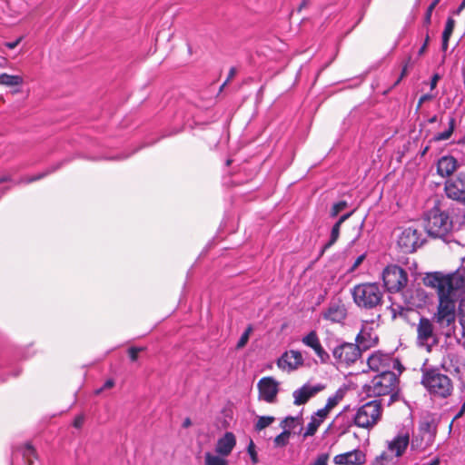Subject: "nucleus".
I'll list each match as a JSON object with an SVG mask.
<instances>
[{
  "label": "nucleus",
  "instance_id": "f257e3e1",
  "mask_svg": "<svg viewBox=\"0 0 465 465\" xmlns=\"http://www.w3.org/2000/svg\"><path fill=\"white\" fill-rule=\"evenodd\" d=\"M428 287L436 289L439 304L432 317L421 316L416 325V344L431 351L440 343L441 336L452 338L456 331V303L465 289V271L457 270L452 273L440 272L428 273L424 278Z\"/></svg>",
  "mask_w": 465,
  "mask_h": 465
},
{
  "label": "nucleus",
  "instance_id": "f03ea898",
  "mask_svg": "<svg viewBox=\"0 0 465 465\" xmlns=\"http://www.w3.org/2000/svg\"><path fill=\"white\" fill-rule=\"evenodd\" d=\"M424 227L429 235L434 238L445 237L452 229V221L448 212L440 204H435L424 215Z\"/></svg>",
  "mask_w": 465,
  "mask_h": 465
},
{
  "label": "nucleus",
  "instance_id": "7ed1b4c3",
  "mask_svg": "<svg viewBox=\"0 0 465 465\" xmlns=\"http://www.w3.org/2000/svg\"><path fill=\"white\" fill-rule=\"evenodd\" d=\"M421 383L435 397L447 398L453 391L450 378L441 373L438 369L424 371Z\"/></svg>",
  "mask_w": 465,
  "mask_h": 465
},
{
  "label": "nucleus",
  "instance_id": "20e7f679",
  "mask_svg": "<svg viewBox=\"0 0 465 465\" xmlns=\"http://www.w3.org/2000/svg\"><path fill=\"white\" fill-rule=\"evenodd\" d=\"M354 302L364 309H373L381 304L383 291L376 282L358 284L351 291Z\"/></svg>",
  "mask_w": 465,
  "mask_h": 465
},
{
  "label": "nucleus",
  "instance_id": "39448f33",
  "mask_svg": "<svg viewBox=\"0 0 465 465\" xmlns=\"http://www.w3.org/2000/svg\"><path fill=\"white\" fill-rule=\"evenodd\" d=\"M357 344L342 342L332 350V355L338 363L349 366L354 363L361 356V347L367 349L371 343L365 341V333L361 331L356 337Z\"/></svg>",
  "mask_w": 465,
  "mask_h": 465
},
{
  "label": "nucleus",
  "instance_id": "423d86ee",
  "mask_svg": "<svg viewBox=\"0 0 465 465\" xmlns=\"http://www.w3.org/2000/svg\"><path fill=\"white\" fill-rule=\"evenodd\" d=\"M382 407L379 401L373 400L360 406L352 415V423L363 429L374 427L381 418Z\"/></svg>",
  "mask_w": 465,
  "mask_h": 465
},
{
  "label": "nucleus",
  "instance_id": "0eeeda50",
  "mask_svg": "<svg viewBox=\"0 0 465 465\" xmlns=\"http://www.w3.org/2000/svg\"><path fill=\"white\" fill-rule=\"evenodd\" d=\"M437 433V427L433 421L422 420L420 422L418 430L412 435L411 442V451L412 453H420L432 446Z\"/></svg>",
  "mask_w": 465,
  "mask_h": 465
},
{
  "label": "nucleus",
  "instance_id": "6e6552de",
  "mask_svg": "<svg viewBox=\"0 0 465 465\" xmlns=\"http://www.w3.org/2000/svg\"><path fill=\"white\" fill-rule=\"evenodd\" d=\"M398 379L394 372L379 373L370 383L364 385V392L369 397L388 395L396 389Z\"/></svg>",
  "mask_w": 465,
  "mask_h": 465
},
{
  "label": "nucleus",
  "instance_id": "1a4fd4ad",
  "mask_svg": "<svg viewBox=\"0 0 465 465\" xmlns=\"http://www.w3.org/2000/svg\"><path fill=\"white\" fill-rule=\"evenodd\" d=\"M384 287L389 292H401L408 282L407 272L400 266L388 265L382 272Z\"/></svg>",
  "mask_w": 465,
  "mask_h": 465
},
{
  "label": "nucleus",
  "instance_id": "9d476101",
  "mask_svg": "<svg viewBox=\"0 0 465 465\" xmlns=\"http://www.w3.org/2000/svg\"><path fill=\"white\" fill-rule=\"evenodd\" d=\"M424 242L422 233L413 227L403 229L398 237V245L403 252H413Z\"/></svg>",
  "mask_w": 465,
  "mask_h": 465
},
{
  "label": "nucleus",
  "instance_id": "9b49d317",
  "mask_svg": "<svg viewBox=\"0 0 465 465\" xmlns=\"http://www.w3.org/2000/svg\"><path fill=\"white\" fill-rule=\"evenodd\" d=\"M399 364V361L390 354L381 351H376L368 358V366L378 373L393 372L391 369H394Z\"/></svg>",
  "mask_w": 465,
  "mask_h": 465
},
{
  "label": "nucleus",
  "instance_id": "f8f14e48",
  "mask_svg": "<svg viewBox=\"0 0 465 465\" xmlns=\"http://www.w3.org/2000/svg\"><path fill=\"white\" fill-rule=\"evenodd\" d=\"M411 446L409 430H401L391 440H387V453L393 458H401Z\"/></svg>",
  "mask_w": 465,
  "mask_h": 465
},
{
  "label": "nucleus",
  "instance_id": "ddd939ff",
  "mask_svg": "<svg viewBox=\"0 0 465 465\" xmlns=\"http://www.w3.org/2000/svg\"><path fill=\"white\" fill-rule=\"evenodd\" d=\"M444 190L450 199L465 202V173H459L448 179Z\"/></svg>",
  "mask_w": 465,
  "mask_h": 465
},
{
  "label": "nucleus",
  "instance_id": "4468645a",
  "mask_svg": "<svg viewBox=\"0 0 465 465\" xmlns=\"http://www.w3.org/2000/svg\"><path fill=\"white\" fill-rule=\"evenodd\" d=\"M347 317V308L341 300L331 301L322 312V318L332 323H341Z\"/></svg>",
  "mask_w": 465,
  "mask_h": 465
},
{
  "label": "nucleus",
  "instance_id": "2eb2a0df",
  "mask_svg": "<svg viewBox=\"0 0 465 465\" xmlns=\"http://www.w3.org/2000/svg\"><path fill=\"white\" fill-rule=\"evenodd\" d=\"M303 364V357L301 351L290 350L282 353L278 359V367L284 371H292Z\"/></svg>",
  "mask_w": 465,
  "mask_h": 465
},
{
  "label": "nucleus",
  "instance_id": "dca6fc26",
  "mask_svg": "<svg viewBox=\"0 0 465 465\" xmlns=\"http://www.w3.org/2000/svg\"><path fill=\"white\" fill-rule=\"evenodd\" d=\"M259 398L272 403L278 393L279 383L272 377H264L258 382Z\"/></svg>",
  "mask_w": 465,
  "mask_h": 465
},
{
  "label": "nucleus",
  "instance_id": "f3484780",
  "mask_svg": "<svg viewBox=\"0 0 465 465\" xmlns=\"http://www.w3.org/2000/svg\"><path fill=\"white\" fill-rule=\"evenodd\" d=\"M302 342L306 347L311 348L317 357L320 359L322 363H326L330 360L329 353L322 346L320 338L316 331H311L309 333L302 338Z\"/></svg>",
  "mask_w": 465,
  "mask_h": 465
},
{
  "label": "nucleus",
  "instance_id": "a211bd4d",
  "mask_svg": "<svg viewBox=\"0 0 465 465\" xmlns=\"http://www.w3.org/2000/svg\"><path fill=\"white\" fill-rule=\"evenodd\" d=\"M322 389L323 386L321 384H304L301 388L295 390L292 393L294 405L300 406L305 404L311 398L315 396Z\"/></svg>",
  "mask_w": 465,
  "mask_h": 465
},
{
  "label": "nucleus",
  "instance_id": "6ab92c4d",
  "mask_svg": "<svg viewBox=\"0 0 465 465\" xmlns=\"http://www.w3.org/2000/svg\"><path fill=\"white\" fill-rule=\"evenodd\" d=\"M366 456L360 450H353L345 453L338 454L333 458L336 465H361L365 462Z\"/></svg>",
  "mask_w": 465,
  "mask_h": 465
},
{
  "label": "nucleus",
  "instance_id": "aec40b11",
  "mask_svg": "<svg viewBox=\"0 0 465 465\" xmlns=\"http://www.w3.org/2000/svg\"><path fill=\"white\" fill-rule=\"evenodd\" d=\"M236 445V438L232 432L227 431L218 439L215 445V452L221 456L227 457L231 454Z\"/></svg>",
  "mask_w": 465,
  "mask_h": 465
},
{
  "label": "nucleus",
  "instance_id": "412c9836",
  "mask_svg": "<svg viewBox=\"0 0 465 465\" xmlns=\"http://www.w3.org/2000/svg\"><path fill=\"white\" fill-rule=\"evenodd\" d=\"M458 167L457 160L450 155L440 157L437 163V173L441 177H447L453 173Z\"/></svg>",
  "mask_w": 465,
  "mask_h": 465
},
{
  "label": "nucleus",
  "instance_id": "4be33fe9",
  "mask_svg": "<svg viewBox=\"0 0 465 465\" xmlns=\"http://www.w3.org/2000/svg\"><path fill=\"white\" fill-rule=\"evenodd\" d=\"M281 427L283 429V431L289 432V435H291L292 431L295 432L294 430L297 427H299V431H298L299 434H301L303 430L302 420L300 416L286 417L283 420H282Z\"/></svg>",
  "mask_w": 465,
  "mask_h": 465
},
{
  "label": "nucleus",
  "instance_id": "5701e85b",
  "mask_svg": "<svg viewBox=\"0 0 465 465\" xmlns=\"http://www.w3.org/2000/svg\"><path fill=\"white\" fill-rule=\"evenodd\" d=\"M455 128H456V118L454 116H450L449 120H448V128L442 132L436 134L433 136V140L435 142H441V141L449 140L451 137Z\"/></svg>",
  "mask_w": 465,
  "mask_h": 465
},
{
  "label": "nucleus",
  "instance_id": "b1692460",
  "mask_svg": "<svg viewBox=\"0 0 465 465\" xmlns=\"http://www.w3.org/2000/svg\"><path fill=\"white\" fill-rule=\"evenodd\" d=\"M24 84V79L21 75H12L5 73L0 74V85L9 87L20 86Z\"/></svg>",
  "mask_w": 465,
  "mask_h": 465
},
{
  "label": "nucleus",
  "instance_id": "393cba45",
  "mask_svg": "<svg viewBox=\"0 0 465 465\" xmlns=\"http://www.w3.org/2000/svg\"><path fill=\"white\" fill-rule=\"evenodd\" d=\"M455 26V20L452 17H449L446 21L445 28L442 33V49L448 48L449 40L453 33Z\"/></svg>",
  "mask_w": 465,
  "mask_h": 465
},
{
  "label": "nucleus",
  "instance_id": "a878e982",
  "mask_svg": "<svg viewBox=\"0 0 465 465\" xmlns=\"http://www.w3.org/2000/svg\"><path fill=\"white\" fill-rule=\"evenodd\" d=\"M204 465H228V460L219 454L214 455L212 452H206L204 454Z\"/></svg>",
  "mask_w": 465,
  "mask_h": 465
},
{
  "label": "nucleus",
  "instance_id": "bb28decb",
  "mask_svg": "<svg viewBox=\"0 0 465 465\" xmlns=\"http://www.w3.org/2000/svg\"><path fill=\"white\" fill-rule=\"evenodd\" d=\"M60 165H61V163H59L57 165H54V166H52V167L48 168L46 171H45L43 173H38L36 175H33V176H28V177L23 178V179H21L19 181V183H33V182L38 181V180L45 177L49 173H52L54 171H56L60 167Z\"/></svg>",
  "mask_w": 465,
  "mask_h": 465
},
{
  "label": "nucleus",
  "instance_id": "cd10ccee",
  "mask_svg": "<svg viewBox=\"0 0 465 465\" xmlns=\"http://www.w3.org/2000/svg\"><path fill=\"white\" fill-rule=\"evenodd\" d=\"M23 458L25 460L28 465H34L36 460L35 450L30 444H25L22 449Z\"/></svg>",
  "mask_w": 465,
  "mask_h": 465
},
{
  "label": "nucleus",
  "instance_id": "c85d7f7f",
  "mask_svg": "<svg viewBox=\"0 0 465 465\" xmlns=\"http://www.w3.org/2000/svg\"><path fill=\"white\" fill-rule=\"evenodd\" d=\"M321 425L322 423L318 420H316L313 416H311V420L307 424L306 429L302 433L303 438L313 436Z\"/></svg>",
  "mask_w": 465,
  "mask_h": 465
},
{
  "label": "nucleus",
  "instance_id": "c756f323",
  "mask_svg": "<svg viewBox=\"0 0 465 465\" xmlns=\"http://www.w3.org/2000/svg\"><path fill=\"white\" fill-rule=\"evenodd\" d=\"M274 420L275 418L272 416H259L254 425V429L257 431H261L262 430L269 427Z\"/></svg>",
  "mask_w": 465,
  "mask_h": 465
},
{
  "label": "nucleus",
  "instance_id": "7c9ffc66",
  "mask_svg": "<svg viewBox=\"0 0 465 465\" xmlns=\"http://www.w3.org/2000/svg\"><path fill=\"white\" fill-rule=\"evenodd\" d=\"M340 230H341V226L337 223H334V225L332 226L331 231L330 240L328 241V242H326L324 244L323 250L330 248L331 245H333L337 242V240L340 236Z\"/></svg>",
  "mask_w": 465,
  "mask_h": 465
},
{
  "label": "nucleus",
  "instance_id": "2f4dec72",
  "mask_svg": "<svg viewBox=\"0 0 465 465\" xmlns=\"http://www.w3.org/2000/svg\"><path fill=\"white\" fill-rule=\"evenodd\" d=\"M440 0H433L430 5L428 6L425 15H424V21L423 24L426 27H428L431 23V15L432 12L437 6V5L440 3Z\"/></svg>",
  "mask_w": 465,
  "mask_h": 465
},
{
  "label": "nucleus",
  "instance_id": "473e14b6",
  "mask_svg": "<svg viewBox=\"0 0 465 465\" xmlns=\"http://www.w3.org/2000/svg\"><path fill=\"white\" fill-rule=\"evenodd\" d=\"M289 432L283 431L274 438L273 443L275 447H284L288 444L290 439Z\"/></svg>",
  "mask_w": 465,
  "mask_h": 465
},
{
  "label": "nucleus",
  "instance_id": "72a5a7b5",
  "mask_svg": "<svg viewBox=\"0 0 465 465\" xmlns=\"http://www.w3.org/2000/svg\"><path fill=\"white\" fill-rule=\"evenodd\" d=\"M393 457H390L387 452H383L373 465H395Z\"/></svg>",
  "mask_w": 465,
  "mask_h": 465
},
{
  "label": "nucleus",
  "instance_id": "f704fd0d",
  "mask_svg": "<svg viewBox=\"0 0 465 465\" xmlns=\"http://www.w3.org/2000/svg\"><path fill=\"white\" fill-rule=\"evenodd\" d=\"M252 331V326H249L244 331V332L242 334V336L240 337V339H239V341L237 342V345H236L237 349H242V348H243L246 345V343L249 341L250 334H251Z\"/></svg>",
  "mask_w": 465,
  "mask_h": 465
},
{
  "label": "nucleus",
  "instance_id": "c9c22d12",
  "mask_svg": "<svg viewBox=\"0 0 465 465\" xmlns=\"http://www.w3.org/2000/svg\"><path fill=\"white\" fill-rule=\"evenodd\" d=\"M348 203L346 201H340L336 203H334L331 209V216L335 217L337 216L342 210H344L347 207Z\"/></svg>",
  "mask_w": 465,
  "mask_h": 465
},
{
  "label": "nucleus",
  "instance_id": "e433bc0d",
  "mask_svg": "<svg viewBox=\"0 0 465 465\" xmlns=\"http://www.w3.org/2000/svg\"><path fill=\"white\" fill-rule=\"evenodd\" d=\"M342 398V395L341 394H339L338 392L330 397L328 400H327V402H326V405H325V408L329 411H331L332 408H334L338 403L339 401L341 400Z\"/></svg>",
  "mask_w": 465,
  "mask_h": 465
},
{
  "label": "nucleus",
  "instance_id": "4c0bfd02",
  "mask_svg": "<svg viewBox=\"0 0 465 465\" xmlns=\"http://www.w3.org/2000/svg\"><path fill=\"white\" fill-rule=\"evenodd\" d=\"M329 410H327L325 407L322 409L318 410L315 413H313L312 416H313L316 420H318L321 423L324 421L326 419Z\"/></svg>",
  "mask_w": 465,
  "mask_h": 465
},
{
  "label": "nucleus",
  "instance_id": "58836bf2",
  "mask_svg": "<svg viewBox=\"0 0 465 465\" xmlns=\"http://www.w3.org/2000/svg\"><path fill=\"white\" fill-rule=\"evenodd\" d=\"M391 312L392 314V318H396L397 316H401L404 312V308L398 304H392L391 306Z\"/></svg>",
  "mask_w": 465,
  "mask_h": 465
},
{
  "label": "nucleus",
  "instance_id": "ea45409f",
  "mask_svg": "<svg viewBox=\"0 0 465 465\" xmlns=\"http://www.w3.org/2000/svg\"><path fill=\"white\" fill-rule=\"evenodd\" d=\"M143 348L142 347H131L129 349V357L131 361H135L138 358V353L142 351Z\"/></svg>",
  "mask_w": 465,
  "mask_h": 465
},
{
  "label": "nucleus",
  "instance_id": "a19ab883",
  "mask_svg": "<svg viewBox=\"0 0 465 465\" xmlns=\"http://www.w3.org/2000/svg\"><path fill=\"white\" fill-rule=\"evenodd\" d=\"M114 385V381L112 379H108L103 385V387L95 390L94 393L96 395L100 394L103 391L111 389Z\"/></svg>",
  "mask_w": 465,
  "mask_h": 465
},
{
  "label": "nucleus",
  "instance_id": "79ce46f5",
  "mask_svg": "<svg viewBox=\"0 0 465 465\" xmlns=\"http://www.w3.org/2000/svg\"><path fill=\"white\" fill-rule=\"evenodd\" d=\"M328 458L327 454H321L317 457L315 461L310 465H327Z\"/></svg>",
  "mask_w": 465,
  "mask_h": 465
},
{
  "label": "nucleus",
  "instance_id": "37998d69",
  "mask_svg": "<svg viewBox=\"0 0 465 465\" xmlns=\"http://www.w3.org/2000/svg\"><path fill=\"white\" fill-rule=\"evenodd\" d=\"M248 452H249V454L251 456L252 461L253 463H257L258 462L257 454H256V452H255V450L253 449L252 441H251V443H250V445L248 447Z\"/></svg>",
  "mask_w": 465,
  "mask_h": 465
},
{
  "label": "nucleus",
  "instance_id": "c03bdc74",
  "mask_svg": "<svg viewBox=\"0 0 465 465\" xmlns=\"http://www.w3.org/2000/svg\"><path fill=\"white\" fill-rule=\"evenodd\" d=\"M84 421V417L83 415H78L74 418L73 425L76 429H80L83 426Z\"/></svg>",
  "mask_w": 465,
  "mask_h": 465
},
{
  "label": "nucleus",
  "instance_id": "a18cd8bd",
  "mask_svg": "<svg viewBox=\"0 0 465 465\" xmlns=\"http://www.w3.org/2000/svg\"><path fill=\"white\" fill-rule=\"evenodd\" d=\"M353 213V211L350 212V213H347L345 214H342L339 219L338 221L335 223L337 224H339L340 226H341V224L346 221L348 220L351 214Z\"/></svg>",
  "mask_w": 465,
  "mask_h": 465
},
{
  "label": "nucleus",
  "instance_id": "49530a36",
  "mask_svg": "<svg viewBox=\"0 0 465 465\" xmlns=\"http://www.w3.org/2000/svg\"><path fill=\"white\" fill-rule=\"evenodd\" d=\"M429 40H430V37H429V35L427 34L423 45L419 49V52H418L419 55H422L425 53V51L427 49V45H428Z\"/></svg>",
  "mask_w": 465,
  "mask_h": 465
},
{
  "label": "nucleus",
  "instance_id": "de8ad7c7",
  "mask_svg": "<svg viewBox=\"0 0 465 465\" xmlns=\"http://www.w3.org/2000/svg\"><path fill=\"white\" fill-rule=\"evenodd\" d=\"M22 38L19 37L17 38L16 40L13 41V42H6L5 44V45L8 48V49H15L18 45L19 43L21 42Z\"/></svg>",
  "mask_w": 465,
  "mask_h": 465
},
{
  "label": "nucleus",
  "instance_id": "09e8293b",
  "mask_svg": "<svg viewBox=\"0 0 465 465\" xmlns=\"http://www.w3.org/2000/svg\"><path fill=\"white\" fill-rule=\"evenodd\" d=\"M235 74H236V69H235L234 67H232V68L230 69V72H229L228 77H227L226 81L222 84L221 89H223V87L228 84V82H229L232 77H234Z\"/></svg>",
  "mask_w": 465,
  "mask_h": 465
},
{
  "label": "nucleus",
  "instance_id": "8fccbe9b",
  "mask_svg": "<svg viewBox=\"0 0 465 465\" xmlns=\"http://www.w3.org/2000/svg\"><path fill=\"white\" fill-rule=\"evenodd\" d=\"M365 259V254L358 256L352 264L351 271H354Z\"/></svg>",
  "mask_w": 465,
  "mask_h": 465
},
{
  "label": "nucleus",
  "instance_id": "3c124183",
  "mask_svg": "<svg viewBox=\"0 0 465 465\" xmlns=\"http://www.w3.org/2000/svg\"><path fill=\"white\" fill-rule=\"evenodd\" d=\"M439 79H440V75L438 74H434L432 75L431 80H430V84L431 90H433L436 87Z\"/></svg>",
  "mask_w": 465,
  "mask_h": 465
},
{
  "label": "nucleus",
  "instance_id": "603ef678",
  "mask_svg": "<svg viewBox=\"0 0 465 465\" xmlns=\"http://www.w3.org/2000/svg\"><path fill=\"white\" fill-rule=\"evenodd\" d=\"M407 70H408V63H406L403 65L401 75L398 78V80L396 81L395 84H398L402 80V78L407 74Z\"/></svg>",
  "mask_w": 465,
  "mask_h": 465
},
{
  "label": "nucleus",
  "instance_id": "864d4df0",
  "mask_svg": "<svg viewBox=\"0 0 465 465\" xmlns=\"http://www.w3.org/2000/svg\"><path fill=\"white\" fill-rule=\"evenodd\" d=\"M433 98V95L426 94L420 97L419 99V106L421 105L424 102L428 100H431Z\"/></svg>",
  "mask_w": 465,
  "mask_h": 465
},
{
  "label": "nucleus",
  "instance_id": "5fc2aeb1",
  "mask_svg": "<svg viewBox=\"0 0 465 465\" xmlns=\"http://www.w3.org/2000/svg\"><path fill=\"white\" fill-rule=\"evenodd\" d=\"M464 8H465V5H463V2H461V4L458 6V8L453 11V15H459Z\"/></svg>",
  "mask_w": 465,
  "mask_h": 465
},
{
  "label": "nucleus",
  "instance_id": "6e6d98bb",
  "mask_svg": "<svg viewBox=\"0 0 465 465\" xmlns=\"http://www.w3.org/2000/svg\"><path fill=\"white\" fill-rule=\"evenodd\" d=\"M460 322L462 326V328L465 330V312H463L460 318Z\"/></svg>",
  "mask_w": 465,
  "mask_h": 465
},
{
  "label": "nucleus",
  "instance_id": "4d7b16f0",
  "mask_svg": "<svg viewBox=\"0 0 465 465\" xmlns=\"http://www.w3.org/2000/svg\"><path fill=\"white\" fill-rule=\"evenodd\" d=\"M455 143L459 145H464L465 146V134L460 138L458 141L454 142Z\"/></svg>",
  "mask_w": 465,
  "mask_h": 465
},
{
  "label": "nucleus",
  "instance_id": "13d9d810",
  "mask_svg": "<svg viewBox=\"0 0 465 465\" xmlns=\"http://www.w3.org/2000/svg\"><path fill=\"white\" fill-rule=\"evenodd\" d=\"M191 424H192L191 420L189 418H186L183 422V427L188 428L189 426H191Z\"/></svg>",
  "mask_w": 465,
  "mask_h": 465
},
{
  "label": "nucleus",
  "instance_id": "bf43d9fd",
  "mask_svg": "<svg viewBox=\"0 0 465 465\" xmlns=\"http://www.w3.org/2000/svg\"><path fill=\"white\" fill-rule=\"evenodd\" d=\"M438 121V116L437 115H433L431 116L430 118L428 119V123L429 124H434Z\"/></svg>",
  "mask_w": 465,
  "mask_h": 465
},
{
  "label": "nucleus",
  "instance_id": "052dcab7",
  "mask_svg": "<svg viewBox=\"0 0 465 465\" xmlns=\"http://www.w3.org/2000/svg\"><path fill=\"white\" fill-rule=\"evenodd\" d=\"M11 181V178L9 176H3L0 178V183L9 182Z\"/></svg>",
  "mask_w": 465,
  "mask_h": 465
},
{
  "label": "nucleus",
  "instance_id": "680f3d73",
  "mask_svg": "<svg viewBox=\"0 0 465 465\" xmlns=\"http://www.w3.org/2000/svg\"><path fill=\"white\" fill-rule=\"evenodd\" d=\"M308 5V1L307 0H303L300 5V9L305 7L306 5Z\"/></svg>",
  "mask_w": 465,
  "mask_h": 465
},
{
  "label": "nucleus",
  "instance_id": "e2e57ef3",
  "mask_svg": "<svg viewBox=\"0 0 465 465\" xmlns=\"http://www.w3.org/2000/svg\"><path fill=\"white\" fill-rule=\"evenodd\" d=\"M438 464H439V460L435 459L434 460L430 461L428 465H438Z\"/></svg>",
  "mask_w": 465,
  "mask_h": 465
},
{
  "label": "nucleus",
  "instance_id": "0e129e2a",
  "mask_svg": "<svg viewBox=\"0 0 465 465\" xmlns=\"http://www.w3.org/2000/svg\"><path fill=\"white\" fill-rule=\"evenodd\" d=\"M463 413H464V412H461V409H460V411L458 412V414L456 415V417H455V418L457 419V418L461 417Z\"/></svg>",
  "mask_w": 465,
  "mask_h": 465
},
{
  "label": "nucleus",
  "instance_id": "69168bd1",
  "mask_svg": "<svg viewBox=\"0 0 465 465\" xmlns=\"http://www.w3.org/2000/svg\"><path fill=\"white\" fill-rule=\"evenodd\" d=\"M460 409H461V412H465V401L462 403Z\"/></svg>",
  "mask_w": 465,
  "mask_h": 465
},
{
  "label": "nucleus",
  "instance_id": "338daca9",
  "mask_svg": "<svg viewBox=\"0 0 465 465\" xmlns=\"http://www.w3.org/2000/svg\"><path fill=\"white\" fill-rule=\"evenodd\" d=\"M231 162H232L231 160H227L226 164H227V165H230V164H231Z\"/></svg>",
  "mask_w": 465,
  "mask_h": 465
},
{
  "label": "nucleus",
  "instance_id": "774afa93",
  "mask_svg": "<svg viewBox=\"0 0 465 465\" xmlns=\"http://www.w3.org/2000/svg\"><path fill=\"white\" fill-rule=\"evenodd\" d=\"M462 2H463V5H465V0H462Z\"/></svg>",
  "mask_w": 465,
  "mask_h": 465
}]
</instances>
